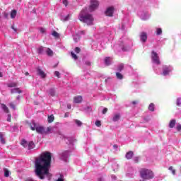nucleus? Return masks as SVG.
I'll return each instance as SVG.
<instances>
[{
    "label": "nucleus",
    "instance_id": "1",
    "mask_svg": "<svg viewBox=\"0 0 181 181\" xmlns=\"http://www.w3.org/2000/svg\"><path fill=\"white\" fill-rule=\"evenodd\" d=\"M34 165V172L37 177L43 180L47 176L50 180V177H52L50 173H49V169L52 165V153L50 152L45 151L39 157L35 158Z\"/></svg>",
    "mask_w": 181,
    "mask_h": 181
},
{
    "label": "nucleus",
    "instance_id": "2",
    "mask_svg": "<svg viewBox=\"0 0 181 181\" xmlns=\"http://www.w3.org/2000/svg\"><path fill=\"white\" fill-rule=\"evenodd\" d=\"M78 19L83 23H86L88 26L94 25V17L91 14H86V10H82L78 16Z\"/></svg>",
    "mask_w": 181,
    "mask_h": 181
},
{
    "label": "nucleus",
    "instance_id": "3",
    "mask_svg": "<svg viewBox=\"0 0 181 181\" xmlns=\"http://www.w3.org/2000/svg\"><path fill=\"white\" fill-rule=\"evenodd\" d=\"M52 127L45 128L43 126L37 125L35 131L37 134H40L41 135H48V134H52Z\"/></svg>",
    "mask_w": 181,
    "mask_h": 181
},
{
    "label": "nucleus",
    "instance_id": "4",
    "mask_svg": "<svg viewBox=\"0 0 181 181\" xmlns=\"http://www.w3.org/2000/svg\"><path fill=\"white\" fill-rule=\"evenodd\" d=\"M151 59L153 63H155V64H160V60L159 59V56L156 52H151Z\"/></svg>",
    "mask_w": 181,
    "mask_h": 181
},
{
    "label": "nucleus",
    "instance_id": "5",
    "mask_svg": "<svg viewBox=\"0 0 181 181\" xmlns=\"http://www.w3.org/2000/svg\"><path fill=\"white\" fill-rule=\"evenodd\" d=\"M98 1L97 0H90V5L89 6V11L90 12H93L96 8H98Z\"/></svg>",
    "mask_w": 181,
    "mask_h": 181
},
{
    "label": "nucleus",
    "instance_id": "6",
    "mask_svg": "<svg viewBox=\"0 0 181 181\" xmlns=\"http://www.w3.org/2000/svg\"><path fill=\"white\" fill-rule=\"evenodd\" d=\"M169 73H172V67L164 66L163 68V76H169Z\"/></svg>",
    "mask_w": 181,
    "mask_h": 181
},
{
    "label": "nucleus",
    "instance_id": "7",
    "mask_svg": "<svg viewBox=\"0 0 181 181\" xmlns=\"http://www.w3.org/2000/svg\"><path fill=\"white\" fill-rule=\"evenodd\" d=\"M114 11H115L114 7L110 6V7L107 8L105 13L106 16L112 17L113 15H114Z\"/></svg>",
    "mask_w": 181,
    "mask_h": 181
},
{
    "label": "nucleus",
    "instance_id": "8",
    "mask_svg": "<svg viewBox=\"0 0 181 181\" xmlns=\"http://www.w3.org/2000/svg\"><path fill=\"white\" fill-rule=\"evenodd\" d=\"M140 39H141V42H142V43H145L146 42V40H148V34H146V33L145 32H142L140 33Z\"/></svg>",
    "mask_w": 181,
    "mask_h": 181
},
{
    "label": "nucleus",
    "instance_id": "9",
    "mask_svg": "<svg viewBox=\"0 0 181 181\" xmlns=\"http://www.w3.org/2000/svg\"><path fill=\"white\" fill-rule=\"evenodd\" d=\"M74 103L75 104H80L83 103V96L81 95H76L74 98Z\"/></svg>",
    "mask_w": 181,
    "mask_h": 181
},
{
    "label": "nucleus",
    "instance_id": "10",
    "mask_svg": "<svg viewBox=\"0 0 181 181\" xmlns=\"http://www.w3.org/2000/svg\"><path fill=\"white\" fill-rule=\"evenodd\" d=\"M29 127L31 129V131H36V127L37 125L36 124V122H35V120H33L30 124Z\"/></svg>",
    "mask_w": 181,
    "mask_h": 181
},
{
    "label": "nucleus",
    "instance_id": "11",
    "mask_svg": "<svg viewBox=\"0 0 181 181\" xmlns=\"http://www.w3.org/2000/svg\"><path fill=\"white\" fill-rule=\"evenodd\" d=\"M37 71L42 78H46V74H45V71L40 69V68H38Z\"/></svg>",
    "mask_w": 181,
    "mask_h": 181
},
{
    "label": "nucleus",
    "instance_id": "12",
    "mask_svg": "<svg viewBox=\"0 0 181 181\" xmlns=\"http://www.w3.org/2000/svg\"><path fill=\"white\" fill-rule=\"evenodd\" d=\"M119 118H121V115L119 113L115 114L112 118V121L117 122V121H119Z\"/></svg>",
    "mask_w": 181,
    "mask_h": 181
},
{
    "label": "nucleus",
    "instance_id": "13",
    "mask_svg": "<svg viewBox=\"0 0 181 181\" xmlns=\"http://www.w3.org/2000/svg\"><path fill=\"white\" fill-rule=\"evenodd\" d=\"M11 94H16L17 93L18 94H21V93H22V90H21V89H19V88H14L11 90Z\"/></svg>",
    "mask_w": 181,
    "mask_h": 181
},
{
    "label": "nucleus",
    "instance_id": "14",
    "mask_svg": "<svg viewBox=\"0 0 181 181\" xmlns=\"http://www.w3.org/2000/svg\"><path fill=\"white\" fill-rule=\"evenodd\" d=\"M62 159H64V160H67V158H69V151H64L62 153Z\"/></svg>",
    "mask_w": 181,
    "mask_h": 181
},
{
    "label": "nucleus",
    "instance_id": "15",
    "mask_svg": "<svg viewBox=\"0 0 181 181\" xmlns=\"http://www.w3.org/2000/svg\"><path fill=\"white\" fill-rule=\"evenodd\" d=\"M133 156H134V152L132 151H130L126 153L127 159H132Z\"/></svg>",
    "mask_w": 181,
    "mask_h": 181
},
{
    "label": "nucleus",
    "instance_id": "16",
    "mask_svg": "<svg viewBox=\"0 0 181 181\" xmlns=\"http://www.w3.org/2000/svg\"><path fill=\"white\" fill-rule=\"evenodd\" d=\"M1 108L6 114H9V108L7 107L6 105L2 103Z\"/></svg>",
    "mask_w": 181,
    "mask_h": 181
},
{
    "label": "nucleus",
    "instance_id": "17",
    "mask_svg": "<svg viewBox=\"0 0 181 181\" xmlns=\"http://www.w3.org/2000/svg\"><path fill=\"white\" fill-rule=\"evenodd\" d=\"M27 146H28V149L29 150L33 149V148H35V142H33V141H29Z\"/></svg>",
    "mask_w": 181,
    "mask_h": 181
},
{
    "label": "nucleus",
    "instance_id": "18",
    "mask_svg": "<svg viewBox=\"0 0 181 181\" xmlns=\"http://www.w3.org/2000/svg\"><path fill=\"white\" fill-rule=\"evenodd\" d=\"M176 125V120L175 119H171L169 123V127L170 128H175V126Z\"/></svg>",
    "mask_w": 181,
    "mask_h": 181
},
{
    "label": "nucleus",
    "instance_id": "19",
    "mask_svg": "<svg viewBox=\"0 0 181 181\" xmlns=\"http://www.w3.org/2000/svg\"><path fill=\"white\" fill-rule=\"evenodd\" d=\"M47 121H48L49 124H52V122H53V121H54V115H51L48 116Z\"/></svg>",
    "mask_w": 181,
    "mask_h": 181
},
{
    "label": "nucleus",
    "instance_id": "20",
    "mask_svg": "<svg viewBox=\"0 0 181 181\" xmlns=\"http://www.w3.org/2000/svg\"><path fill=\"white\" fill-rule=\"evenodd\" d=\"M37 52L38 54H43L45 52V48L43 47H40L39 48H37Z\"/></svg>",
    "mask_w": 181,
    "mask_h": 181
},
{
    "label": "nucleus",
    "instance_id": "21",
    "mask_svg": "<svg viewBox=\"0 0 181 181\" xmlns=\"http://www.w3.org/2000/svg\"><path fill=\"white\" fill-rule=\"evenodd\" d=\"M21 145H22V146H23V148H28V141H25V139H23L21 143Z\"/></svg>",
    "mask_w": 181,
    "mask_h": 181
},
{
    "label": "nucleus",
    "instance_id": "22",
    "mask_svg": "<svg viewBox=\"0 0 181 181\" xmlns=\"http://www.w3.org/2000/svg\"><path fill=\"white\" fill-rule=\"evenodd\" d=\"M105 64L106 66H110V64H111V59L110 57H106L105 59Z\"/></svg>",
    "mask_w": 181,
    "mask_h": 181
},
{
    "label": "nucleus",
    "instance_id": "23",
    "mask_svg": "<svg viewBox=\"0 0 181 181\" xmlns=\"http://www.w3.org/2000/svg\"><path fill=\"white\" fill-rule=\"evenodd\" d=\"M116 77L118 80H122V78H124V76L119 72L116 73Z\"/></svg>",
    "mask_w": 181,
    "mask_h": 181
},
{
    "label": "nucleus",
    "instance_id": "24",
    "mask_svg": "<svg viewBox=\"0 0 181 181\" xmlns=\"http://www.w3.org/2000/svg\"><path fill=\"white\" fill-rule=\"evenodd\" d=\"M49 95H51V97H54V95H56V91L54 88L49 90Z\"/></svg>",
    "mask_w": 181,
    "mask_h": 181
},
{
    "label": "nucleus",
    "instance_id": "25",
    "mask_svg": "<svg viewBox=\"0 0 181 181\" xmlns=\"http://www.w3.org/2000/svg\"><path fill=\"white\" fill-rule=\"evenodd\" d=\"M16 17V10H13L11 12V19H15Z\"/></svg>",
    "mask_w": 181,
    "mask_h": 181
},
{
    "label": "nucleus",
    "instance_id": "26",
    "mask_svg": "<svg viewBox=\"0 0 181 181\" xmlns=\"http://www.w3.org/2000/svg\"><path fill=\"white\" fill-rule=\"evenodd\" d=\"M148 108L149 111L153 112L155 111V105L153 103H151Z\"/></svg>",
    "mask_w": 181,
    "mask_h": 181
},
{
    "label": "nucleus",
    "instance_id": "27",
    "mask_svg": "<svg viewBox=\"0 0 181 181\" xmlns=\"http://www.w3.org/2000/svg\"><path fill=\"white\" fill-rule=\"evenodd\" d=\"M47 56H53V51L50 48H47L46 50Z\"/></svg>",
    "mask_w": 181,
    "mask_h": 181
},
{
    "label": "nucleus",
    "instance_id": "28",
    "mask_svg": "<svg viewBox=\"0 0 181 181\" xmlns=\"http://www.w3.org/2000/svg\"><path fill=\"white\" fill-rule=\"evenodd\" d=\"M64 141H66V144H73V139L70 137H68V138L64 137Z\"/></svg>",
    "mask_w": 181,
    "mask_h": 181
},
{
    "label": "nucleus",
    "instance_id": "29",
    "mask_svg": "<svg viewBox=\"0 0 181 181\" xmlns=\"http://www.w3.org/2000/svg\"><path fill=\"white\" fill-rule=\"evenodd\" d=\"M124 70V64H120L117 67V71H122Z\"/></svg>",
    "mask_w": 181,
    "mask_h": 181
},
{
    "label": "nucleus",
    "instance_id": "30",
    "mask_svg": "<svg viewBox=\"0 0 181 181\" xmlns=\"http://www.w3.org/2000/svg\"><path fill=\"white\" fill-rule=\"evenodd\" d=\"M0 141L1 144H5V139L4 138V134L0 133Z\"/></svg>",
    "mask_w": 181,
    "mask_h": 181
},
{
    "label": "nucleus",
    "instance_id": "31",
    "mask_svg": "<svg viewBox=\"0 0 181 181\" xmlns=\"http://www.w3.org/2000/svg\"><path fill=\"white\" fill-rule=\"evenodd\" d=\"M168 170H170L173 175H176V170L173 169V166H170Z\"/></svg>",
    "mask_w": 181,
    "mask_h": 181
},
{
    "label": "nucleus",
    "instance_id": "32",
    "mask_svg": "<svg viewBox=\"0 0 181 181\" xmlns=\"http://www.w3.org/2000/svg\"><path fill=\"white\" fill-rule=\"evenodd\" d=\"M4 176L5 177H9V170L5 168L4 169Z\"/></svg>",
    "mask_w": 181,
    "mask_h": 181
},
{
    "label": "nucleus",
    "instance_id": "33",
    "mask_svg": "<svg viewBox=\"0 0 181 181\" xmlns=\"http://www.w3.org/2000/svg\"><path fill=\"white\" fill-rule=\"evenodd\" d=\"M52 36H54V37H57V38L60 37V35H59V33L56 31H53Z\"/></svg>",
    "mask_w": 181,
    "mask_h": 181
},
{
    "label": "nucleus",
    "instance_id": "34",
    "mask_svg": "<svg viewBox=\"0 0 181 181\" xmlns=\"http://www.w3.org/2000/svg\"><path fill=\"white\" fill-rule=\"evenodd\" d=\"M71 56L72 59H74V60H77V59H78V57H77L76 54L73 52H71Z\"/></svg>",
    "mask_w": 181,
    "mask_h": 181
},
{
    "label": "nucleus",
    "instance_id": "35",
    "mask_svg": "<svg viewBox=\"0 0 181 181\" xmlns=\"http://www.w3.org/2000/svg\"><path fill=\"white\" fill-rule=\"evenodd\" d=\"M7 86L8 87L12 88V87H16L17 84L16 83H8Z\"/></svg>",
    "mask_w": 181,
    "mask_h": 181
},
{
    "label": "nucleus",
    "instance_id": "36",
    "mask_svg": "<svg viewBox=\"0 0 181 181\" xmlns=\"http://www.w3.org/2000/svg\"><path fill=\"white\" fill-rule=\"evenodd\" d=\"M76 124L78 125V127H81V125L83 124V123L81 122V121L78 120V119H76L75 120Z\"/></svg>",
    "mask_w": 181,
    "mask_h": 181
},
{
    "label": "nucleus",
    "instance_id": "37",
    "mask_svg": "<svg viewBox=\"0 0 181 181\" xmlns=\"http://www.w3.org/2000/svg\"><path fill=\"white\" fill-rule=\"evenodd\" d=\"M9 107H10V108H12L13 110H16V107L15 104L13 103H9Z\"/></svg>",
    "mask_w": 181,
    "mask_h": 181
},
{
    "label": "nucleus",
    "instance_id": "38",
    "mask_svg": "<svg viewBox=\"0 0 181 181\" xmlns=\"http://www.w3.org/2000/svg\"><path fill=\"white\" fill-rule=\"evenodd\" d=\"M156 35H162V28H157Z\"/></svg>",
    "mask_w": 181,
    "mask_h": 181
},
{
    "label": "nucleus",
    "instance_id": "39",
    "mask_svg": "<svg viewBox=\"0 0 181 181\" xmlns=\"http://www.w3.org/2000/svg\"><path fill=\"white\" fill-rule=\"evenodd\" d=\"M181 98H178L177 99V107H180V105H181Z\"/></svg>",
    "mask_w": 181,
    "mask_h": 181
},
{
    "label": "nucleus",
    "instance_id": "40",
    "mask_svg": "<svg viewBox=\"0 0 181 181\" xmlns=\"http://www.w3.org/2000/svg\"><path fill=\"white\" fill-rule=\"evenodd\" d=\"M95 124L96 127H101V121L100 120L96 121Z\"/></svg>",
    "mask_w": 181,
    "mask_h": 181
},
{
    "label": "nucleus",
    "instance_id": "41",
    "mask_svg": "<svg viewBox=\"0 0 181 181\" xmlns=\"http://www.w3.org/2000/svg\"><path fill=\"white\" fill-rule=\"evenodd\" d=\"M75 52L76 53H80L81 52V49H80L78 47H75Z\"/></svg>",
    "mask_w": 181,
    "mask_h": 181
},
{
    "label": "nucleus",
    "instance_id": "42",
    "mask_svg": "<svg viewBox=\"0 0 181 181\" xmlns=\"http://www.w3.org/2000/svg\"><path fill=\"white\" fill-rule=\"evenodd\" d=\"M62 4L65 6H67L69 5V1H67V0H62Z\"/></svg>",
    "mask_w": 181,
    "mask_h": 181
},
{
    "label": "nucleus",
    "instance_id": "43",
    "mask_svg": "<svg viewBox=\"0 0 181 181\" xmlns=\"http://www.w3.org/2000/svg\"><path fill=\"white\" fill-rule=\"evenodd\" d=\"M54 74H55L56 77H57L58 78H60V72L56 71L54 72Z\"/></svg>",
    "mask_w": 181,
    "mask_h": 181
},
{
    "label": "nucleus",
    "instance_id": "44",
    "mask_svg": "<svg viewBox=\"0 0 181 181\" xmlns=\"http://www.w3.org/2000/svg\"><path fill=\"white\" fill-rule=\"evenodd\" d=\"M7 121H8V122H11V114L7 115Z\"/></svg>",
    "mask_w": 181,
    "mask_h": 181
},
{
    "label": "nucleus",
    "instance_id": "45",
    "mask_svg": "<svg viewBox=\"0 0 181 181\" xmlns=\"http://www.w3.org/2000/svg\"><path fill=\"white\" fill-rule=\"evenodd\" d=\"M40 33H46V29L45 28H40Z\"/></svg>",
    "mask_w": 181,
    "mask_h": 181
},
{
    "label": "nucleus",
    "instance_id": "46",
    "mask_svg": "<svg viewBox=\"0 0 181 181\" xmlns=\"http://www.w3.org/2000/svg\"><path fill=\"white\" fill-rule=\"evenodd\" d=\"M177 131H178L179 132H180L181 131V124H178L177 125Z\"/></svg>",
    "mask_w": 181,
    "mask_h": 181
},
{
    "label": "nucleus",
    "instance_id": "47",
    "mask_svg": "<svg viewBox=\"0 0 181 181\" xmlns=\"http://www.w3.org/2000/svg\"><path fill=\"white\" fill-rule=\"evenodd\" d=\"M108 111V108H107V107H105L104 109H103V114H107V112Z\"/></svg>",
    "mask_w": 181,
    "mask_h": 181
},
{
    "label": "nucleus",
    "instance_id": "48",
    "mask_svg": "<svg viewBox=\"0 0 181 181\" xmlns=\"http://www.w3.org/2000/svg\"><path fill=\"white\" fill-rule=\"evenodd\" d=\"M134 162H135V163H138L139 162V158L135 157L134 158Z\"/></svg>",
    "mask_w": 181,
    "mask_h": 181
},
{
    "label": "nucleus",
    "instance_id": "49",
    "mask_svg": "<svg viewBox=\"0 0 181 181\" xmlns=\"http://www.w3.org/2000/svg\"><path fill=\"white\" fill-rule=\"evenodd\" d=\"M132 103L133 104V105H136V104H138V101L137 100H134L132 102Z\"/></svg>",
    "mask_w": 181,
    "mask_h": 181
},
{
    "label": "nucleus",
    "instance_id": "50",
    "mask_svg": "<svg viewBox=\"0 0 181 181\" xmlns=\"http://www.w3.org/2000/svg\"><path fill=\"white\" fill-rule=\"evenodd\" d=\"M11 29H13V30H14V32H17L16 28H15V26L12 25L11 26Z\"/></svg>",
    "mask_w": 181,
    "mask_h": 181
},
{
    "label": "nucleus",
    "instance_id": "51",
    "mask_svg": "<svg viewBox=\"0 0 181 181\" xmlns=\"http://www.w3.org/2000/svg\"><path fill=\"white\" fill-rule=\"evenodd\" d=\"M86 64L87 66H91V62L87 61V62H86Z\"/></svg>",
    "mask_w": 181,
    "mask_h": 181
},
{
    "label": "nucleus",
    "instance_id": "52",
    "mask_svg": "<svg viewBox=\"0 0 181 181\" xmlns=\"http://www.w3.org/2000/svg\"><path fill=\"white\" fill-rule=\"evenodd\" d=\"M113 148L114 149H118V145L117 144L113 145Z\"/></svg>",
    "mask_w": 181,
    "mask_h": 181
},
{
    "label": "nucleus",
    "instance_id": "53",
    "mask_svg": "<svg viewBox=\"0 0 181 181\" xmlns=\"http://www.w3.org/2000/svg\"><path fill=\"white\" fill-rule=\"evenodd\" d=\"M69 16H70L69 15L66 16L65 17L64 21H69Z\"/></svg>",
    "mask_w": 181,
    "mask_h": 181
},
{
    "label": "nucleus",
    "instance_id": "54",
    "mask_svg": "<svg viewBox=\"0 0 181 181\" xmlns=\"http://www.w3.org/2000/svg\"><path fill=\"white\" fill-rule=\"evenodd\" d=\"M81 35H85L86 34V31L82 30L80 32Z\"/></svg>",
    "mask_w": 181,
    "mask_h": 181
},
{
    "label": "nucleus",
    "instance_id": "55",
    "mask_svg": "<svg viewBox=\"0 0 181 181\" xmlns=\"http://www.w3.org/2000/svg\"><path fill=\"white\" fill-rule=\"evenodd\" d=\"M57 181H64V180H63V178H58Z\"/></svg>",
    "mask_w": 181,
    "mask_h": 181
},
{
    "label": "nucleus",
    "instance_id": "56",
    "mask_svg": "<svg viewBox=\"0 0 181 181\" xmlns=\"http://www.w3.org/2000/svg\"><path fill=\"white\" fill-rule=\"evenodd\" d=\"M122 49L123 52H127V48L122 47Z\"/></svg>",
    "mask_w": 181,
    "mask_h": 181
},
{
    "label": "nucleus",
    "instance_id": "57",
    "mask_svg": "<svg viewBox=\"0 0 181 181\" xmlns=\"http://www.w3.org/2000/svg\"><path fill=\"white\" fill-rule=\"evenodd\" d=\"M4 16H5V18H8V13H5Z\"/></svg>",
    "mask_w": 181,
    "mask_h": 181
},
{
    "label": "nucleus",
    "instance_id": "58",
    "mask_svg": "<svg viewBox=\"0 0 181 181\" xmlns=\"http://www.w3.org/2000/svg\"><path fill=\"white\" fill-rule=\"evenodd\" d=\"M0 77H4V75L2 74V72L0 71Z\"/></svg>",
    "mask_w": 181,
    "mask_h": 181
},
{
    "label": "nucleus",
    "instance_id": "59",
    "mask_svg": "<svg viewBox=\"0 0 181 181\" xmlns=\"http://www.w3.org/2000/svg\"><path fill=\"white\" fill-rule=\"evenodd\" d=\"M25 76H29V72H25Z\"/></svg>",
    "mask_w": 181,
    "mask_h": 181
},
{
    "label": "nucleus",
    "instance_id": "60",
    "mask_svg": "<svg viewBox=\"0 0 181 181\" xmlns=\"http://www.w3.org/2000/svg\"><path fill=\"white\" fill-rule=\"evenodd\" d=\"M68 108H71V105H68Z\"/></svg>",
    "mask_w": 181,
    "mask_h": 181
}]
</instances>
